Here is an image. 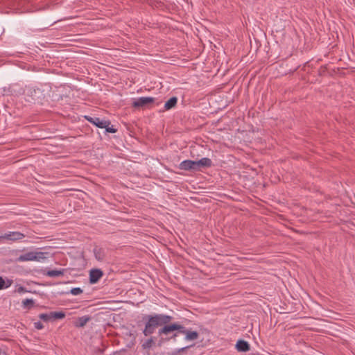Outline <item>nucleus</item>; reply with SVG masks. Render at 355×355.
<instances>
[{
  "instance_id": "1",
  "label": "nucleus",
  "mask_w": 355,
  "mask_h": 355,
  "mask_svg": "<svg viewBox=\"0 0 355 355\" xmlns=\"http://www.w3.org/2000/svg\"><path fill=\"white\" fill-rule=\"evenodd\" d=\"M173 320V317L163 313L144 314L141 320L137 321V323L138 327L143 323L145 324L142 333L146 336L153 334L159 327L157 332L159 339L157 345L158 347H161L164 343L170 341L169 336L174 324L172 322Z\"/></svg>"
},
{
  "instance_id": "2",
  "label": "nucleus",
  "mask_w": 355,
  "mask_h": 355,
  "mask_svg": "<svg viewBox=\"0 0 355 355\" xmlns=\"http://www.w3.org/2000/svg\"><path fill=\"white\" fill-rule=\"evenodd\" d=\"M180 334L184 335V339L188 341L197 340L199 337V333L197 331H193L191 328L187 329L180 322H175L169 336L170 340L176 341Z\"/></svg>"
},
{
  "instance_id": "3",
  "label": "nucleus",
  "mask_w": 355,
  "mask_h": 355,
  "mask_svg": "<svg viewBox=\"0 0 355 355\" xmlns=\"http://www.w3.org/2000/svg\"><path fill=\"white\" fill-rule=\"evenodd\" d=\"M83 117L95 127L99 129H104V133L105 135L116 133L118 131V129L111 123V121L105 118H99L89 115H84Z\"/></svg>"
},
{
  "instance_id": "4",
  "label": "nucleus",
  "mask_w": 355,
  "mask_h": 355,
  "mask_svg": "<svg viewBox=\"0 0 355 355\" xmlns=\"http://www.w3.org/2000/svg\"><path fill=\"white\" fill-rule=\"evenodd\" d=\"M46 255H49L47 252H28L26 254H21L19 257L16 258L15 262H24V261H40L47 258Z\"/></svg>"
},
{
  "instance_id": "5",
  "label": "nucleus",
  "mask_w": 355,
  "mask_h": 355,
  "mask_svg": "<svg viewBox=\"0 0 355 355\" xmlns=\"http://www.w3.org/2000/svg\"><path fill=\"white\" fill-rule=\"evenodd\" d=\"M156 98L151 96L139 97L137 98H132L131 103V107L134 110H140L150 108L152 105L155 102Z\"/></svg>"
},
{
  "instance_id": "6",
  "label": "nucleus",
  "mask_w": 355,
  "mask_h": 355,
  "mask_svg": "<svg viewBox=\"0 0 355 355\" xmlns=\"http://www.w3.org/2000/svg\"><path fill=\"white\" fill-rule=\"evenodd\" d=\"M24 92L23 85L19 83H10L2 88L3 96H19L23 95Z\"/></svg>"
},
{
  "instance_id": "7",
  "label": "nucleus",
  "mask_w": 355,
  "mask_h": 355,
  "mask_svg": "<svg viewBox=\"0 0 355 355\" xmlns=\"http://www.w3.org/2000/svg\"><path fill=\"white\" fill-rule=\"evenodd\" d=\"M38 317L45 322H53L64 319L66 317V313L64 311H51L49 313H40Z\"/></svg>"
},
{
  "instance_id": "8",
  "label": "nucleus",
  "mask_w": 355,
  "mask_h": 355,
  "mask_svg": "<svg viewBox=\"0 0 355 355\" xmlns=\"http://www.w3.org/2000/svg\"><path fill=\"white\" fill-rule=\"evenodd\" d=\"M104 272L101 268H94L89 270V282L90 284H97L103 277Z\"/></svg>"
},
{
  "instance_id": "9",
  "label": "nucleus",
  "mask_w": 355,
  "mask_h": 355,
  "mask_svg": "<svg viewBox=\"0 0 355 355\" xmlns=\"http://www.w3.org/2000/svg\"><path fill=\"white\" fill-rule=\"evenodd\" d=\"M178 168L180 170L196 172V161L191 159H185L180 162Z\"/></svg>"
},
{
  "instance_id": "10",
  "label": "nucleus",
  "mask_w": 355,
  "mask_h": 355,
  "mask_svg": "<svg viewBox=\"0 0 355 355\" xmlns=\"http://www.w3.org/2000/svg\"><path fill=\"white\" fill-rule=\"evenodd\" d=\"M25 237V234L20 232H8L3 235L0 236V239H6L11 241L21 240Z\"/></svg>"
},
{
  "instance_id": "11",
  "label": "nucleus",
  "mask_w": 355,
  "mask_h": 355,
  "mask_svg": "<svg viewBox=\"0 0 355 355\" xmlns=\"http://www.w3.org/2000/svg\"><path fill=\"white\" fill-rule=\"evenodd\" d=\"M95 259L98 261H103L106 257V250L104 248L95 245L93 248Z\"/></svg>"
},
{
  "instance_id": "12",
  "label": "nucleus",
  "mask_w": 355,
  "mask_h": 355,
  "mask_svg": "<svg viewBox=\"0 0 355 355\" xmlns=\"http://www.w3.org/2000/svg\"><path fill=\"white\" fill-rule=\"evenodd\" d=\"M197 171H201L203 168H207L211 167L213 164L211 159L208 157H203L199 160H195Z\"/></svg>"
},
{
  "instance_id": "13",
  "label": "nucleus",
  "mask_w": 355,
  "mask_h": 355,
  "mask_svg": "<svg viewBox=\"0 0 355 355\" xmlns=\"http://www.w3.org/2000/svg\"><path fill=\"white\" fill-rule=\"evenodd\" d=\"M33 0H0V2L8 3L11 6H16L17 9H22L26 4L32 2Z\"/></svg>"
},
{
  "instance_id": "14",
  "label": "nucleus",
  "mask_w": 355,
  "mask_h": 355,
  "mask_svg": "<svg viewBox=\"0 0 355 355\" xmlns=\"http://www.w3.org/2000/svg\"><path fill=\"white\" fill-rule=\"evenodd\" d=\"M91 320L92 317L88 315L78 317L73 320V324L76 328H83Z\"/></svg>"
},
{
  "instance_id": "15",
  "label": "nucleus",
  "mask_w": 355,
  "mask_h": 355,
  "mask_svg": "<svg viewBox=\"0 0 355 355\" xmlns=\"http://www.w3.org/2000/svg\"><path fill=\"white\" fill-rule=\"evenodd\" d=\"M235 348L239 352H247L250 350V345L243 339H239L235 345Z\"/></svg>"
},
{
  "instance_id": "16",
  "label": "nucleus",
  "mask_w": 355,
  "mask_h": 355,
  "mask_svg": "<svg viewBox=\"0 0 355 355\" xmlns=\"http://www.w3.org/2000/svg\"><path fill=\"white\" fill-rule=\"evenodd\" d=\"M65 270L64 268L44 270H43V274L50 277H58L64 275Z\"/></svg>"
},
{
  "instance_id": "17",
  "label": "nucleus",
  "mask_w": 355,
  "mask_h": 355,
  "mask_svg": "<svg viewBox=\"0 0 355 355\" xmlns=\"http://www.w3.org/2000/svg\"><path fill=\"white\" fill-rule=\"evenodd\" d=\"M177 103L178 98L176 96H171L165 102L163 111H167L174 108L177 105Z\"/></svg>"
},
{
  "instance_id": "18",
  "label": "nucleus",
  "mask_w": 355,
  "mask_h": 355,
  "mask_svg": "<svg viewBox=\"0 0 355 355\" xmlns=\"http://www.w3.org/2000/svg\"><path fill=\"white\" fill-rule=\"evenodd\" d=\"M12 283V279L0 276V291L9 288Z\"/></svg>"
},
{
  "instance_id": "19",
  "label": "nucleus",
  "mask_w": 355,
  "mask_h": 355,
  "mask_svg": "<svg viewBox=\"0 0 355 355\" xmlns=\"http://www.w3.org/2000/svg\"><path fill=\"white\" fill-rule=\"evenodd\" d=\"M155 337L150 336L149 338H148L142 345L141 347L144 350L149 349L151 347H153L154 345H155Z\"/></svg>"
},
{
  "instance_id": "20",
  "label": "nucleus",
  "mask_w": 355,
  "mask_h": 355,
  "mask_svg": "<svg viewBox=\"0 0 355 355\" xmlns=\"http://www.w3.org/2000/svg\"><path fill=\"white\" fill-rule=\"evenodd\" d=\"M21 304H22V307L24 309L30 310L35 306V302L33 299L26 298L22 301Z\"/></svg>"
},
{
  "instance_id": "21",
  "label": "nucleus",
  "mask_w": 355,
  "mask_h": 355,
  "mask_svg": "<svg viewBox=\"0 0 355 355\" xmlns=\"http://www.w3.org/2000/svg\"><path fill=\"white\" fill-rule=\"evenodd\" d=\"M194 345H195V344H192V345L185 346V347L180 348V349H175V350L172 351L171 352H168V355H178L182 352H186L188 349L193 347Z\"/></svg>"
},
{
  "instance_id": "22",
  "label": "nucleus",
  "mask_w": 355,
  "mask_h": 355,
  "mask_svg": "<svg viewBox=\"0 0 355 355\" xmlns=\"http://www.w3.org/2000/svg\"><path fill=\"white\" fill-rule=\"evenodd\" d=\"M83 293V290L80 288L76 287V288H72L69 292L67 293H70L73 295H78Z\"/></svg>"
},
{
  "instance_id": "23",
  "label": "nucleus",
  "mask_w": 355,
  "mask_h": 355,
  "mask_svg": "<svg viewBox=\"0 0 355 355\" xmlns=\"http://www.w3.org/2000/svg\"><path fill=\"white\" fill-rule=\"evenodd\" d=\"M16 287H17V289L15 291L19 293H30V292H31V291H28L26 287H24V286H21V285H19V284H17Z\"/></svg>"
},
{
  "instance_id": "24",
  "label": "nucleus",
  "mask_w": 355,
  "mask_h": 355,
  "mask_svg": "<svg viewBox=\"0 0 355 355\" xmlns=\"http://www.w3.org/2000/svg\"><path fill=\"white\" fill-rule=\"evenodd\" d=\"M39 89L35 88H30L28 90V95L32 97V99L35 101V96H36L37 93L38 92Z\"/></svg>"
},
{
  "instance_id": "25",
  "label": "nucleus",
  "mask_w": 355,
  "mask_h": 355,
  "mask_svg": "<svg viewBox=\"0 0 355 355\" xmlns=\"http://www.w3.org/2000/svg\"><path fill=\"white\" fill-rule=\"evenodd\" d=\"M327 68L326 66H321L318 70V74L319 76H324L326 74Z\"/></svg>"
},
{
  "instance_id": "26",
  "label": "nucleus",
  "mask_w": 355,
  "mask_h": 355,
  "mask_svg": "<svg viewBox=\"0 0 355 355\" xmlns=\"http://www.w3.org/2000/svg\"><path fill=\"white\" fill-rule=\"evenodd\" d=\"M34 327L35 329H38V330H41L42 329H44V324L40 322V321H37L36 322L34 323Z\"/></svg>"
},
{
  "instance_id": "27",
  "label": "nucleus",
  "mask_w": 355,
  "mask_h": 355,
  "mask_svg": "<svg viewBox=\"0 0 355 355\" xmlns=\"http://www.w3.org/2000/svg\"><path fill=\"white\" fill-rule=\"evenodd\" d=\"M127 350L125 349H122L119 351L114 352L111 355H121V354H125Z\"/></svg>"
},
{
  "instance_id": "28",
  "label": "nucleus",
  "mask_w": 355,
  "mask_h": 355,
  "mask_svg": "<svg viewBox=\"0 0 355 355\" xmlns=\"http://www.w3.org/2000/svg\"><path fill=\"white\" fill-rule=\"evenodd\" d=\"M310 67V64H309V62H306L304 64L302 68V71H306V67Z\"/></svg>"
},
{
  "instance_id": "29",
  "label": "nucleus",
  "mask_w": 355,
  "mask_h": 355,
  "mask_svg": "<svg viewBox=\"0 0 355 355\" xmlns=\"http://www.w3.org/2000/svg\"><path fill=\"white\" fill-rule=\"evenodd\" d=\"M350 223L355 227V218L352 219Z\"/></svg>"
},
{
  "instance_id": "30",
  "label": "nucleus",
  "mask_w": 355,
  "mask_h": 355,
  "mask_svg": "<svg viewBox=\"0 0 355 355\" xmlns=\"http://www.w3.org/2000/svg\"><path fill=\"white\" fill-rule=\"evenodd\" d=\"M99 352L103 354L104 352V349H100Z\"/></svg>"
},
{
  "instance_id": "31",
  "label": "nucleus",
  "mask_w": 355,
  "mask_h": 355,
  "mask_svg": "<svg viewBox=\"0 0 355 355\" xmlns=\"http://www.w3.org/2000/svg\"><path fill=\"white\" fill-rule=\"evenodd\" d=\"M299 67H300V66H298L297 68H295V69H294V71H297V69Z\"/></svg>"
}]
</instances>
